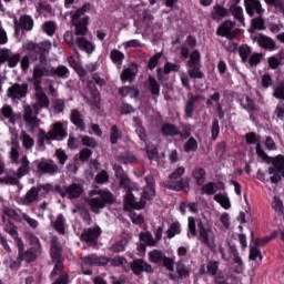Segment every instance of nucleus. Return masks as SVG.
<instances>
[{
	"mask_svg": "<svg viewBox=\"0 0 284 284\" xmlns=\"http://www.w3.org/2000/svg\"><path fill=\"white\" fill-rule=\"evenodd\" d=\"M20 166L16 173L17 179H22L30 172V160H28V155H22L20 160Z\"/></svg>",
	"mask_w": 284,
	"mask_h": 284,
	"instance_id": "cd10ccee",
	"label": "nucleus"
},
{
	"mask_svg": "<svg viewBox=\"0 0 284 284\" xmlns=\"http://www.w3.org/2000/svg\"><path fill=\"white\" fill-rule=\"evenodd\" d=\"M214 201L221 204V206L224 207V210H230V207H232V204L230 203V197L226 194L214 195Z\"/></svg>",
	"mask_w": 284,
	"mask_h": 284,
	"instance_id": "c03bdc74",
	"label": "nucleus"
},
{
	"mask_svg": "<svg viewBox=\"0 0 284 284\" xmlns=\"http://www.w3.org/2000/svg\"><path fill=\"white\" fill-rule=\"evenodd\" d=\"M131 270L133 274H141V272H148V274H151L152 272V265L148 264L143 260H134L133 263H131Z\"/></svg>",
	"mask_w": 284,
	"mask_h": 284,
	"instance_id": "aec40b11",
	"label": "nucleus"
},
{
	"mask_svg": "<svg viewBox=\"0 0 284 284\" xmlns=\"http://www.w3.org/2000/svg\"><path fill=\"white\" fill-rule=\"evenodd\" d=\"M140 241H142V243H145L146 245H150L151 247H154V245H156V241L150 232L140 234Z\"/></svg>",
	"mask_w": 284,
	"mask_h": 284,
	"instance_id": "09e8293b",
	"label": "nucleus"
},
{
	"mask_svg": "<svg viewBox=\"0 0 284 284\" xmlns=\"http://www.w3.org/2000/svg\"><path fill=\"white\" fill-rule=\"evenodd\" d=\"M55 190L59 194H61V196H65L67 199H79V196L83 194V186L77 183H73L63 189L59 185H55Z\"/></svg>",
	"mask_w": 284,
	"mask_h": 284,
	"instance_id": "4468645a",
	"label": "nucleus"
},
{
	"mask_svg": "<svg viewBox=\"0 0 284 284\" xmlns=\"http://www.w3.org/2000/svg\"><path fill=\"white\" fill-rule=\"evenodd\" d=\"M71 122L73 125H77V128L85 130V123H83V116L81 115V112L73 110L71 112Z\"/></svg>",
	"mask_w": 284,
	"mask_h": 284,
	"instance_id": "f704fd0d",
	"label": "nucleus"
},
{
	"mask_svg": "<svg viewBox=\"0 0 284 284\" xmlns=\"http://www.w3.org/2000/svg\"><path fill=\"white\" fill-rule=\"evenodd\" d=\"M184 150L186 152H196V150H199V142H196L194 138L189 139L184 145Z\"/></svg>",
	"mask_w": 284,
	"mask_h": 284,
	"instance_id": "864d4df0",
	"label": "nucleus"
},
{
	"mask_svg": "<svg viewBox=\"0 0 284 284\" xmlns=\"http://www.w3.org/2000/svg\"><path fill=\"white\" fill-rule=\"evenodd\" d=\"M36 163L40 174H49L50 176H54V174L59 172V166L52 160L42 159Z\"/></svg>",
	"mask_w": 284,
	"mask_h": 284,
	"instance_id": "dca6fc26",
	"label": "nucleus"
},
{
	"mask_svg": "<svg viewBox=\"0 0 284 284\" xmlns=\"http://www.w3.org/2000/svg\"><path fill=\"white\" fill-rule=\"evenodd\" d=\"M206 270L207 274L215 276L216 272H219V262H209Z\"/></svg>",
	"mask_w": 284,
	"mask_h": 284,
	"instance_id": "338daca9",
	"label": "nucleus"
},
{
	"mask_svg": "<svg viewBox=\"0 0 284 284\" xmlns=\"http://www.w3.org/2000/svg\"><path fill=\"white\" fill-rule=\"evenodd\" d=\"M199 99H200L199 95H194L189 99L186 106H185L186 119H192V114H194V103H196V101H199Z\"/></svg>",
	"mask_w": 284,
	"mask_h": 284,
	"instance_id": "a19ab883",
	"label": "nucleus"
},
{
	"mask_svg": "<svg viewBox=\"0 0 284 284\" xmlns=\"http://www.w3.org/2000/svg\"><path fill=\"white\" fill-rule=\"evenodd\" d=\"M43 77H52V71L48 67L37 64L32 73L33 88H41Z\"/></svg>",
	"mask_w": 284,
	"mask_h": 284,
	"instance_id": "a211bd4d",
	"label": "nucleus"
},
{
	"mask_svg": "<svg viewBox=\"0 0 284 284\" xmlns=\"http://www.w3.org/2000/svg\"><path fill=\"white\" fill-rule=\"evenodd\" d=\"M122 97H130V99H136L139 97V89L134 87H123L119 90Z\"/></svg>",
	"mask_w": 284,
	"mask_h": 284,
	"instance_id": "4c0bfd02",
	"label": "nucleus"
},
{
	"mask_svg": "<svg viewBox=\"0 0 284 284\" xmlns=\"http://www.w3.org/2000/svg\"><path fill=\"white\" fill-rule=\"evenodd\" d=\"M47 141H63L68 136V132L63 129V123L55 122L48 133L40 130Z\"/></svg>",
	"mask_w": 284,
	"mask_h": 284,
	"instance_id": "1a4fd4ad",
	"label": "nucleus"
},
{
	"mask_svg": "<svg viewBox=\"0 0 284 284\" xmlns=\"http://www.w3.org/2000/svg\"><path fill=\"white\" fill-rule=\"evenodd\" d=\"M111 60L113 63H116L118 68L121 69L123 65V59H125V54L120 50L113 49L110 53Z\"/></svg>",
	"mask_w": 284,
	"mask_h": 284,
	"instance_id": "e433bc0d",
	"label": "nucleus"
},
{
	"mask_svg": "<svg viewBox=\"0 0 284 284\" xmlns=\"http://www.w3.org/2000/svg\"><path fill=\"white\" fill-rule=\"evenodd\" d=\"M230 11L219 4H216L213 9L212 17L215 21H221V19L229 17Z\"/></svg>",
	"mask_w": 284,
	"mask_h": 284,
	"instance_id": "72a5a7b5",
	"label": "nucleus"
},
{
	"mask_svg": "<svg viewBox=\"0 0 284 284\" xmlns=\"http://www.w3.org/2000/svg\"><path fill=\"white\" fill-rule=\"evenodd\" d=\"M239 54H240L243 63H246L247 59L252 54V49L250 47H247V44H244V45L240 47Z\"/></svg>",
	"mask_w": 284,
	"mask_h": 284,
	"instance_id": "8fccbe9b",
	"label": "nucleus"
},
{
	"mask_svg": "<svg viewBox=\"0 0 284 284\" xmlns=\"http://www.w3.org/2000/svg\"><path fill=\"white\" fill-rule=\"evenodd\" d=\"M82 144L85 145L87 148H97V140L94 138L84 135L82 136Z\"/></svg>",
	"mask_w": 284,
	"mask_h": 284,
	"instance_id": "0e129e2a",
	"label": "nucleus"
},
{
	"mask_svg": "<svg viewBox=\"0 0 284 284\" xmlns=\"http://www.w3.org/2000/svg\"><path fill=\"white\" fill-rule=\"evenodd\" d=\"M273 97H275V99H282V101H284V82L277 84L274 90Z\"/></svg>",
	"mask_w": 284,
	"mask_h": 284,
	"instance_id": "e2e57ef3",
	"label": "nucleus"
},
{
	"mask_svg": "<svg viewBox=\"0 0 284 284\" xmlns=\"http://www.w3.org/2000/svg\"><path fill=\"white\" fill-rule=\"evenodd\" d=\"M33 89L36 102L31 108L34 114H41L42 110L50 108V98H48V94H45L42 87H36Z\"/></svg>",
	"mask_w": 284,
	"mask_h": 284,
	"instance_id": "6e6552de",
	"label": "nucleus"
},
{
	"mask_svg": "<svg viewBox=\"0 0 284 284\" xmlns=\"http://www.w3.org/2000/svg\"><path fill=\"white\" fill-rule=\"evenodd\" d=\"M128 245V241L125 240H120L118 242H115L112 246H111V251L112 252H125V246Z\"/></svg>",
	"mask_w": 284,
	"mask_h": 284,
	"instance_id": "6e6d98bb",
	"label": "nucleus"
},
{
	"mask_svg": "<svg viewBox=\"0 0 284 284\" xmlns=\"http://www.w3.org/2000/svg\"><path fill=\"white\" fill-rule=\"evenodd\" d=\"M254 41H257L260 48H264V50H275L276 49V42L272 40L271 38H267L266 36L260 34L254 38Z\"/></svg>",
	"mask_w": 284,
	"mask_h": 284,
	"instance_id": "4be33fe9",
	"label": "nucleus"
},
{
	"mask_svg": "<svg viewBox=\"0 0 284 284\" xmlns=\"http://www.w3.org/2000/svg\"><path fill=\"white\" fill-rule=\"evenodd\" d=\"M192 272V267L185 265L183 262H178L175 264V273L170 272L169 273V278L171 281H176L178 283L181 281H185V278H190V274Z\"/></svg>",
	"mask_w": 284,
	"mask_h": 284,
	"instance_id": "ddd939ff",
	"label": "nucleus"
},
{
	"mask_svg": "<svg viewBox=\"0 0 284 284\" xmlns=\"http://www.w3.org/2000/svg\"><path fill=\"white\" fill-rule=\"evenodd\" d=\"M90 199L87 200L89 203L90 209L95 214H99L108 203H112L114 201V197L112 196V193L108 190H100L95 189L90 192Z\"/></svg>",
	"mask_w": 284,
	"mask_h": 284,
	"instance_id": "20e7f679",
	"label": "nucleus"
},
{
	"mask_svg": "<svg viewBox=\"0 0 284 284\" xmlns=\"http://www.w3.org/2000/svg\"><path fill=\"white\" fill-rule=\"evenodd\" d=\"M51 72H52V75L55 74L60 79H68V77H70V70H68V67H64V65H60L53 69V71Z\"/></svg>",
	"mask_w": 284,
	"mask_h": 284,
	"instance_id": "de8ad7c7",
	"label": "nucleus"
},
{
	"mask_svg": "<svg viewBox=\"0 0 284 284\" xmlns=\"http://www.w3.org/2000/svg\"><path fill=\"white\" fill-rule=\"evenodd\" d=\"M252 28L254 30H265V20L258 17L252 20Z\"/></svg>",
	"mask_w": 284,
	"mask_h": 284,
	"instance_id": "bf43d9fd",
	"label": "nucleus"
},
{
	"mask_svg": "<svg viewBox=\"0 0 284 284\" xmlns=\"http://www.w3.org/2000/svg\"><path fill=\"white\" fill-rule=\"evenodd\" d=\"M55 156H57L60 165H65V161H68V155L65 154V151L58 149L55 151Z\"/></svg>",
	"mask_w": 284,
	"mask_h": 284,
	"instance_id": "69168bd1",
	"label": "nucleus"
},
{
	"mask_svg": "<svg viewBox=\"0 0 284 284\" xmlns=\"http://www.w3.org/2000/svg\"><path fill=\"white\" fill-rule=\"evenodd\" d=\"M230 12H232L233 17H235V19H237V21H240L242 26H245V18H243V8L233 4L230 7Z\"/></svg>",
	"mask_w": 284,
	"mask_h": 284,
	"instance_id": "37998d69",
	"label": "nucleus"
},
{
	"mask_svg": "<svg viewBox=\"0 0 284 284\" xmlns=\"http://www.w3.org/2000/svg\"><path fill=\"white\" fill-rule=\"evenodd\" d=\"M27 95H28V83H22V84L14 83L7 91V97L12 101H21V99H24V97Z\"/></svg>",
	"mask_w": 284,
	"mask_h": 284,
	"instance_id": "2eb2a0df",
	"label": "nucleus"
},
{
	"mask_svg": "<svg viewBox=\"0 0 284 284\" xmlns=\"http://www.w3.org/2000/svg\"><path fill=\"white\" fill-rule=\"evenodd\" d=\"M162 134L164 136H179V129L174 124L165 123L162 125Z\"/></svg>",
	"mask_w": 284,
	"mask_h": 284,
	"instance_id": "c9c22d12",
	"label": "nucleus"
},
{
	"mask_svg": "<svg viewBox=\"0 0 284 284\" xmlns=\"http://www.w3.org/2000/svg\"><path fill=\"white\" fill-rule=\"evenodd\" d=\"M199 231H196V220L193 216L187 219V239L196 237Z\"/></svg>",
	"mask_w": 284,
	"mask_h": 284,
	"instance_id": "58836bf2",
	"label": "nucleus"
},
{
	"mask_svg": "<svg viewBox=\"0 0 284 284\" xmlns=\"http://www.w3.org/2000/svg\"><path fill=\"white\" fill-rule=\"evenodd\" d=\"M245 8L250 17H254V14L263 13V7H261V2L258 1H246Z\"/></svg>",
	"mask_w": 284,
	"mask_h": 284,
	"instance_id": "c85d7f7f",
	"label": "nucleus"
},
{
	"mask_svg": "<svg viewBox=\"0 0 284 284\" xmlns=\"http://www.w3.org/2000/svg\"><path fill=\"white\" fill-rule=\"evenodd\" d=\"M219 190H225V184L223 182H209L202 186V194L211 196L212 194H216Z\"/></svg>",
	"mask_w": 284,
	"mask_h": 284,
	"instance_id": "412c9836",
	"label": "nucleus"
},
{
	"mask_svg": "<svg viewBox=\"0 0 284 284\" xmlns=\"http://www.w3.org/2000/svg\"><path fill=\"white\" fill-rule=\"evenodd\" d=\"M185 174V168L179 166L169 175V181L163 182L164 187L168 190H174L175 192H190V184L187 181H173L174 179H181Z\"/></svg>",
	"mask_w": 284,
	"mask_h": 284,
	"instance_id": "423d86ee",
	"label": "nucleus"
},
{
	"mask_svg": "<svg viewBox=\"0 0 284 284\" xmlns=\"http://www.w3.org/2000/svg\"><path fill=\"white\" fill-rule=\"evenodd\" d=\"M6 61H9V68H16L21 61V55L19 53L11 55L9 50H2L0 51V65H3Z\"/></svg>",
	"mask_w": 284,
	"mask_h": 284,
	"instance_id": "6ab92c4d",
	"label": "nucleus"
},
{
	"mask_svg": "<svg viewBox=\"0 0 284 284\" xmlns=\"http://www.w3.org/2000/svg\"><path fill=\"white\" fill-rule=\"evenodd\" d=\"M99 236H101V227L99 226H95L93 229H87L82 233V239L83 241H87V243H94V241H97Z\"/></svg>",
	"mask_w": 284,
	"mask_h": 284,
	"instance_id": "b1692460",
	"label": "nucleus"
},
{
	"mask_svg": "<svg viewBox=\"0 0 284 284\" xmlns=\"http://www.w3.org/2000/svg\"><path fill=\"white\" fill-rule=\"evenodd\" d=\"M38 115L39 114H34V111L30 104L24 105L23 121L28 132H31V134L34 132V130H37L39 123H41Z\"/></svg>",
	"mask_w": 284,
	"mask_h": 284,
	"instance_id": "9b49d317",
	"label": "nucleus"
},
{
	"mask_svg": "<svg viewBox=\"0 0 284 284\" xmlns=\"http://www.w3.org/2000/svg\"><path fill=\"white\" fill-rule=\"evenodd\" d=\"M39 192H41V189L31 187L26 196L21 199V205H32V203L39 200Z\"/></svg>",
	"mask_w": 284,
	"mask_h": 284,
	"instance_id": "a878e982",
	"label": "nucleus"
},
{
	"mask_svg": "<svg viewBox=\"0 0 284 284\" xmlns=\"http://www.w3.org/2000/svg\"><path fill=\"white\" fill-rule=\"evenodd\" d=\"M187 74L190 79H204L205 74L201 71V52L192 51L187 61Z\"/></svg>",
	"mask_w": 284,
	"mask_h": 284,
	"instance_id": "0eeeda50",
	"label": "nucleus"
},
{
	"mask_svg": "<svg viewBox=\"0 0 284 284\" xmlns=\"http://www.w3.org/2000/svg\"><path fill=\"white\" fill-rule=\"evenodd\" d=\"M110 139L111 143H119V140L121 139V133H119V128H116V125H113L111 128Z\"/></svg>",
	"mask_w": 284,
	"mask_h": 284,
	"instance_id": "052dcab7",
	"label": "nucleus"
},
{
	"mask_svg": "<svg viewBox=\"0 0 284 284\" xmlns=\"http://www.w3.org/2000/svg\"><path fill=\"white\" fill-rule=\"evenodd\" d=\"M20 140L22 143V148H24V150H31L32 148H34V139H32V136H30V134L26 133V131H22L20 134Z\"/></svg>",
	"mask_w": 284,
	"mask_h": 284,
	"instance_id": "473e14b6",
	"label": "nucleus"
},
{
	"mask_svg": "<svg viewBox=\"0 0 284 284\" xmlns=\"http://www.w3.org/2000/svg\"><path fill=\"white\" fill-rule=\"evenodd\" d=\"M216 33L219 37H225L226 39H235L236 23L232 22V20H226L217 28Z\"/></svg>",
	"mask_w": 284,
	"mask_h": 284,
	"instance_id": "f3484780",
	"label": "nucleus"
},
{
	"mask_svg": "<svg viewBox=\"0 0 284 284\" xmlns=\"http://www.w3.org/2000/svg\"><path fill=\"white\" fill-rule=\"evenodd\" d=\"M199 241L210 250L216 247V233L212 229L210 222L204 217L197 222Z\"/></svg>",
	"mask_w": 284,
	"mask_h": 284,
	"instance_id": "39448f33",
	"label": "nucleus"
},
{
	"mask_svg": "<svg viewBox=\"0 0 284 284\" xmlns=\"http://www.w3.org/2000/svg\"><path fill=\"white\" fill-rule=\"evenodd\" d=\"M163 258H164V255L159 250H153L149 252V261L151 263H154L155 265H161V263H163Z\"/></svg>",
	"mask_w": 284,
	"mask_h": 284,
	"instance_id": "ea45409f",
	"label": "nucleus"
},
{
	"mask_svg": "<svg viewBox=\"0 0 284 284\" xmlns=\"http://www.w3.org/2000/svg\"><path fill=\"white\" fill-rule=\"evenodd\" d=\"M61 243H59V240L57 237H52L51 240V258L52 261H63V256H61Z\"/></svg>",
	"mask_w": 284,
	"mask_h": 284,
	"instance_id": "bb28decb",
	"label": "nucleus"
},
{
	"mask_svg": "<svg viewBox=\"0 0 284 284\" xmlns=\"http://www.w3.org/2000/svg\"><path fill=\"white\" fill-rule=\"evenodd\" d=\"M43 31L48 37H54V32H57V23H54V21H47L43 24Z\"/></svg>",
	"mask_w": 284,
	"mask_h": 284,
	"instance_id": "3c124183",
	"label": "nucleus"
},
{
	"mask_svg": "<svg viewBox=\"0 0 284 284\" xmlns=\"http://www.w3.org/2000/svg\"><path fill=\"white\" fill-rule=\"evenodd\" d=\"M33 27L34 21L32 20V18H30V16L21 17L19 22H14L16 32H18L19 29L30 31Z\"/></svg>",
	"mask_w": 284,
	"mask_h": 284,
	"instance_id": "393cba45",
	"label": "nucleus"
},
{
	"mask_svg": "<svg viewBox=\"0 0 284 284\" xmlns=\"http://www.w3.org/2000/svg\"><path fill=\"white\" fill-rule=\"evenodd\" d=\"M162 54L161 53H155L149 61V70H154L156 65H159V61L161 59Z\"/></svg>",
	"mask_w": 284,
	"mask_h": 284,
	"instance_id": "774afa93",
	"label": "nucleus"
},
{
	"mask_svg": "<svg viewBox=\"0 0 284 284\" xmlns=\"http://www.w3.org/2000/svg\"><path fill=\"white\" fill-rule=\"evenodd\" d=\"M145 187L142 192L140 201H136V197L132 192H128L124 197V207L125 210H143L148 201L154 199L156 191L154 190V176L149 174L145 176Z\"/></svg>",
	"mask_w": 284,
	"mask_h": 284,
	"instance_id": "f03ea898",
	"label": "nucleus"
},
{
	"mask_svg": "<svg viewBox=\"0 0 284 284\" xmlns=\"http://www.w3.org/2000/svg\"><path fill=\"white\" fill-rule=\"evenodd\" d=\"M110 181V175H108V172L101 171L95 176V183L103 185V183H108Z\"/></svg>",
	"mask_w": 284,
	"mask_h": 284,
	"instance_id": "13d9d810",
	"label": "nucleus"
},
{
	"mask_svg": "<svg viewBox=\"0 0 284 284\" xmlns=\"http://www.w3.org/2000/svg\"><path fill=\"white\" fill-rule=\"evenodd\" d=\"M136 78V67H130L123 70L120 75L122 83L132 82L133 79Z\"/></svg>",
	"mask_w": 284,
	"mask_h": 284,
	"instance_id": "7c9ffc66",
	"label": "nucleus"
},
{
	"mask_svg": "<svg viewBox=\"0 0 284 284\" xmlns=\"http://www.w3.org/2000/svg\"><path fill=\"white\" fill-rule=\"evenodd\" d=\"M84 263H89V265H100V266L110 265V258L105 256L91 255L84 258Z\"/></svg>",
	"mask_w": 284,
	"mask_h": 284,
	"instance_id": "c756f323",
	"label": "nucleus"
},
{
	"mask_svg": "<svg viewBox=\"0 0 284 284\" xmlns=\"http://www.w3.org/2000/svg\"><path fill=\"white\" fill-rule=\"evenodd\" d=\"M24 50L28 52H32V54H37L39 52V44L33 41H27L23 45Z\"/></svg>",
	"mask_w": 284,
	"mask_h": 284,
	"instance_id": "680f3d73",
	"label": "nucleus"
},
{
	"mask_svg": "<svg viewBox=\"0 0 284 284\" xmlns=\"http://www.w3.org/2000/svg\"><path fill=\"white\" fill-rule=\"evenodd\" d=\"M256 154L262 161H265V163H273V166L267 170L271 183H274L275 185L281 183V180L284 179V156L277 155L275 158H270L265 154V151H263L260 143L256 144Z\"/></svg>",
	"mask_w": 284,
	"mask_h": 284,
	"instance_id": "7ed1b4c3",
	"label": "nucleus"
},
{
	"mask_svg": "<svg viewBox=\"0 0 284 284\" xmlns=\"http://www.w3.org/2000/svg\"><path fill=\"white\" fill-rule=\"evenodd\" d=\"M88 10H90V3L83 4L71 13V23L75 28L74 34L77 38L74 42L72 31H67L64 32V41L72 50L77 51L78 45L79 50H83L87 54H92V52H94V44L85 38L88 37V23H90V18L84 16Z\"/></svg>",
	"mask_w": 284,
	"mask_h": 284,
	"instance_id": "f257e3e1",
	"label": "nucleus"
},
{
	"mask_svg": "<svg viewBox=\"0 0 284 284\" xmlns=\"http://www.w3.org/2000/svg\"><path fill=\"white\" fill-rule=\"evenodd\" d=\"M193 179H195L197 185H203L205 183V170L196 168L193 171Z\"/></svg>",
	"mask_w": 284,
	"mask_h": 284,
	"instance_id": "49530a36",
	"label": "nucleus"
},
{
	"mask_svg": "<svg viewBox=\"0 0 284 284\" xmlns=\"http://www.w3.org/2000/svg\"><path fill=\"white\" fill-rule=\"evenodd\" d=\"M120 187H123V190H134L132 181H130V178H128V175L120 176Z\"/></svg>",
	"mask_w": 284,
	"mask_h": 284,
	"instance_id": "5fc2aeb1",
	"label": "nucleus"
},
{
	"mask_svg": "<svg viewBox=\"0 0 284 284\" xmlns=\"http://www.w3.org/2000/svg\"><path fill=\"white\" fill-rule=\"evenodd\" d=\"M146 88L154 97H159L161 92V87H159V82L153 77H149L146 81Z\"/></svg>",
	"mask_w": 284,
	"mask_h": 284,
	"instance_id": "2f4dec72",
	"label": "nucleus"
},
{
	"mask_svg": "<svg viewBox=\"0 0 284 284\" xmlns=\"http://www.w3.org/2000/svg\"><path fill=\"white\" fill-rule=\"evenodd\" d=\"M125 263H128V261L121 255L109 258V264L112 265V267H121V265H125Z\"/></svg>",
	"mask_w": 284,
	"mask_h": 284,
	"instance_id": "603ef678",
	"label": "nucleus"
},
{
	"mask_svg": "<svg viewBox=\"0 0 284 284\" xmlns=\"http://www.w3.org/2000/svg\"><path fill=\"white\" fill-rule=\"evenodd\" d=\"M27 241H29V244L32 246V248L41 250V242H39V237L27 234Z\"/></svg>",
	"mask_w": 284,
	"mask_h": 284,
	"instance_id": "4d7b16f0",
	"label": "nucleus"
},
{
	"mask_svg": "<svg viewBox=\"0 0 284 284\" xmlns=\"http://www.w3.org/2000/svg\"><path fill=\"white\" fill-rule=\"evenodd\" d=\"M21 145L19 144V133L17 131H11V144L9 150V159L13 165H19V159L21 156L20 153Z\"/></svg>",
	"mask_w": 284,
	"mask_h": 284,
	"instance_id": "f8f14e48",
	"label": "nucleus"
},
{
	"mask_svg": "<svg viewBox=\"0 0 284 284\" xmlns=\"http://www.w3.org/2000/svg\"><path fill=\"white\" fill-rule=\"evenodd\" d=\"M16 243H17L18 250H19V257L22 261H27V263H32V261H37V258L39 256H41V248H32L31 247L23 253V250L26 248L23 241H21V239L17 237Z\"/></svg>",
	"mask_w": 284,
	"mask_h": 284,
	"instance_id": "9d476101",
	"label": "nucleus"
},
{
	"mask_svg": "<svg viewBox=\"0 0 284 284\" xmlns=\"http://www.w3.org/2000/svg\"><path fill=\"white\" fill-rule=\"evenodd\" d=\"M181 70V64L172 63V62H166L164 64V69L159 68L156 70L158 72V79L159 81H163V74H170V72H179Z\"/></svg>",
	"mask_w": 284,
	"mask_h": 284,
	"instance_id": "5701e85b",
	"label": "nucleus"
},
{
	"mask_svg": "<svg viewBox=\"0 0 284 284\" xmlns=\"http://www.w3.org/2000/svg\"><path fill=\"white\" fill-rule=\"evenodd\" d=\"M182 229H181V223L179 222H173L169 226L166 231L168 239H174V236H178V234H181Z\"/></svg>",
	"mask_w": 284,
	"mask_h": 284,
	"instance_id": "79ce46f5",
	"label": "nucleus"
},
{
	"mask_svg": "<svg viewBox=\"0 0 284 284\" xmlns=\"http://www.w3.org/2000/svg\"><path fill=\"white\" fill-rule=\"evenodd\" d=\"M53 227L59 232V234H65V219L63 217V214H59L57 216Z\"/></svg>",
	"mask_w": 284,
	"mask_h": 284,
	"instance_id": "a18cd8bd",
	"label": "nucleus"
}]
</instances>
